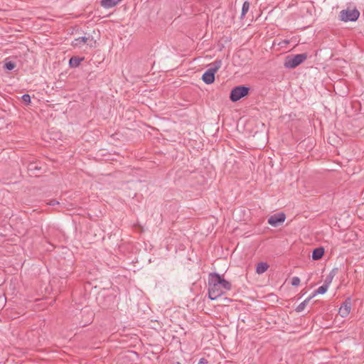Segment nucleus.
I'll list each match as a JSON object with an SVG mask.
<instances>
[{"label":"nucleus","instance_id":"11","mask_svg":"<svg viewBox=\"0 0 364 364\" xmlns=\"http://www.w3.org/2000/svg\"><path fill=\"white\" fill-rule=\"evenodd\" d=\"M122 0H102L101 5L107 9L116 6Z\"/></svg>","mask_w":364,"mask_h":364},{"label":"nucleus","instance_id":"17","mask_svg":"<svg viewBox=\"0 0 364 364\" xmlns=\"http://www.w3.org/2000/svg\"><path fill=\"white\" fill-rule=\"evenodd\" d=\"M16 67V63L12 61L6 60L4 68L8 70H12Z\"/></svg>","mask_w":364,"mask_h":364},{"label":"nucleus","instance_id":"5","mask_svg":"<svg viewBox=\"0 0 364 364\" xmlns=\"http://www.w3.org/2000/svg\"><path fill=\"white\" fill-rule=\"evenodd\" d=\"M360 16V13L357 9L342 10L340 12V18L343 21H355Z\"/></svg>","mask_w":364,"mask_h":364},{"label":"nucleus","instance_id":"21","mask_svg":"<svg viewBox=\"0 0 364 364\" xmlns=\"http://www.w3.org/2000/svg\"><path fill=\"white\" fill-rule=\"evenodd\" d=\"M198 364H208V361L205 358H201Z\"/></svg>","mask_w":364,"mask_h":364},{"label":"nucleus","instance_id":"12","mask_svg":"<svg viewBox=\"0 0 364 364\" xmlns=\"http://www.w3.org/2000/svg\"><path fill=\"white\" fill-rule=\"evenodd\" d=\"M312 298H314V296H309L308 298H306L296 307V311L297 312H301L302 311H304L307 304L311 301Z\"/></svg>","mask_w":364,"mask_h":364},{"label":"nucleus","instance_id":"14","mask_svg":"<svg viewBox=\"0 0 364 364\" xmlns=\"http://www.w3.org/2000/svg\"><path fill=\"white\" fill-rule=\"evenodd\" d=\"M82 60V58L72 57L69 60V65L71 68H77L79 66Z\"/></svg>","mask_w":364,"mask_h":364},{"label":"nucleus","instance_id":"7","mask_svg":"<svg viewBox=\"0 0 364 364\" xmlns=\"http://www.w3.org/2000/svg\"><path fill=\"white\" fill-rule=\"evenodd\" d=\"M351 304L350 299L346 300L341 306L339 308L338 314L341 317H346L350 311Z\"/></svg>","mask_w":364,"mask_h":364},{"label":"nucleus","instance_id":"22","mask_svg":"<svg viewBox=\"0 0 364 364\" xmlns=\"http://www.w3.org/2000/svg\"><path fill=\"white\" fill-rule=\"evenodd\" d=\"M289 43V40H284L282 41L281 43H279V45L281 46H283V45H287Z\"/></svg>","mask_w":364,"mask_h":364},{"label":"nucleus","instance_id":"20","mask_svg":"<svg viewBox=\"0 0 364 364\" xmlns=\"http://www.w3.org/2000/svg\"><path fill=\"white\" fill-rule=\"evenodd\" d=\"M59 202L57 201L56 200H54V199H52V200H49L48 202H47V204L49 205H57L58 204Z\"/></svg>","mask_w":364,"mask_h":364},{"label":"nucleus","instance_id":"9","mask_svg":"<svg viewBox=\"0 0 364 364\" xmlns=\"http://www.w3.org/2000/svg\"><path fill=\"white\" fill-rule=\"evenodd\" d=\"M323 254L324 249L323 247H318L314 250L311 257L314 260H318L323 257Z\"/></svg>","mask_w":364,"mask_h":364},{"label":"nucleus","instance_id":"13","mask_svg":"<svg viewBox=\"0 0 364 364\" xmlns=\"http://www.w3.org/2000/svg\"><path fill=\"white\" fill-rule=\"evenodd\" d=\"M328 287L329 286L324 283L322 286L319 287L311 296H314V297L316 294H325L327 291Z\"/></svg>","mask_w":364,"mask_h":364},{"label":"nucleus","instance_id":"8","mask_svg":"<svg viewBox=\"0 0 364 364\" xmlns=\"http://www.w3.org/2000/svg\"><path fill=\"white\" fill-rule=\"evenodd\" d=\"M89 41V38L85 36L79 37L77 38L74 39L72 41L71 45L75 48H80L82 45H84L87 43Z\"/></svg>","mask_w":364,"mask_h":364},{"label":"nucleus","instance_id":"4","mask_svg":"<svg viewBox=\"0 0 364 364\" xmlns=\"http://www.w3.org/2000/svg\"><path fill=\"white\" fill-rule=\"evenodd\" d=\"M250 87L244 85L237 86L234 87L230 95V99L232 102H237L241 98L248 95Z\"/></svg>","mask_w":364,"mask_h":364},{"label":"nucleus","instance_id":"10","mask_svg":"<svg viewBox=\"0 0 364 364\" xmlns=\"http://www.w3.org/2000/svg\"><path fill=\"white\" fill-rule=\"evenodd\" d=\"M269 268V264L267 262H259L257 264L256 272L258 274L264 273Z\"/></svg>","mask_w":364,"mask_h":364},{"label":"nucleus","instance_id":"3","mask_svg":"<svg viewBox=\"0 0 364 364\" xmlns=\"http://www.w3.org/2000/svg\"><path fill=\"white\" fill-rule=\"evenodd\" d=\"M307 58L308 55L306 53L288 55L285 58L284 65L286 68L292 69L304 63Z\"/></svg>","mask_w":364,"mask_h":364},{"label":"nucleus","instance_id":"16","mask_svg":"<svg viewBox=\"0 0 364 364\" xmlns=\"http://www.w3.org/2000/svg\"><path fill=\"white\" fill-rule=\"evenodd\" d=\"M335 276V269H333L330 273L326 277L325 281H324V283L326 284L328 286L330 285V284L331 283L332 280H333V278Z\"/></svg>","mask_w":364,"mask_h":364},{"label":"nucleus","instance_id":"15","mask_svg":"<svg viewBox=\"0 0 364 364\" xmlns=\"http://www.w3.org/2000/svg\"><path fill=\"white\" fill-rule=\"evenodd\" d=\"M250 4L249 1H245L243 4H242V13H241V18H243L245 14L247 13V11H249V9H250Z\"/></svg>","mask_w":364,"mask_h":364},{"label":"nucleus","instance_id":"18","mask_svg":"<svg viewBox=\"0 0 364 364\" xmlns=\"http://www.w3.org/2000/svg\"><path fill=\"white\" fill-rule=\"evenodd\" d=\"M300 284V279L298 277H294L291 279V285L297 287Z\"/></svg>","mask_w":364,"mask_h":364},{"label":"nucleus","instance_id":"6","mask_svg":"<svg viewBox=\"0 0 364 364\" xmlns=\"http://www.w3.org/2000/svg\"><path fill=\"white\" fill-rule=\"evenodd\" d=\"M286 216L284 213H279L271 215L268 218V223L273 227H277L279 225L284 222Z\"/></svg>","mask_w":364,"mask_h":364},{"label":"nucleus","instance_id":"19","mask_svg":"<svg viewBox=\"0 0 364 364\" xmlns=\"http://www.w3.org/2000/svg\"><path fill=\"white\" fill-rule=\"evenodd\" d=\"M21 98H22L23 101L26 103L31 102V96L28 94L23 95Z\"/></svg>","mask_w":364,"mask_h":364},{"label":"nucleus","instance_id":"2","mask_svg":"<svg viewBox=\"0 0 364 364\" xmlns=\"http://www.w3.org/2000/svg\"><path fill=\"white\" fill-rule=\"evenodd\" d=\"M222 60L217 59L208 65V70L202 76L203 81L208 85L212 84L215 81V74L222 66Z\"/></svg>","mask_w":364,"mask_h":364},{"label":"nucleus","instance_id":"1","mask_svg":"<svg viewBox=\"0 0 364 364\" xmlns=\"http://www.w3.org/2000/svg\"><path fill=\"white\" fill-rule=\"evenodd\" d=\"M208 287V298L211 300H216L232 289L231 283L215 272L209 274Z\"/></svg>","mask_w":364,"mask_h":364}]
</instances>
